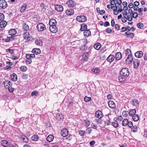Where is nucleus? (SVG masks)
Returning a JSON list of instances; mask_svg holds the SVG:
<instances>
[{"instance_id":"nucleus-1","label":"nucleus","mask_w":147,"mask_h":147,"mask_svg":"<svg viewBox=\"0 0 147 147\" xmlns=\"http://www.w3.org/2000/svg\"><path fill=\"white\" fill-rule=\"evenodd\" d=\"M120 75L127 77L129 75V71L126 68L122 69L120 71Z\"/></svg>"},{"instance_id":"nucleus-2","label":"nucleus","mask_w":147,"mask_h":147,"mask_svg":"<svg viewBox=\"0 0 147 147\" xmlns=\"http://www.w3.org/2000/svg\"><path fill=\"white\" fill-rule=\"evenodd\" d=\"M76 20L80 22H85L87 20L86 17L84 15L78 16L76 17Z\"/></svg>"},{"instance_id":"nucleus-3","label":"nucleus","mask_w":147,"mask_h":147,"mask_svg":"<svg viewBox=\"0 0 147 147\" xmlns=\"http://www.w3.org/2000/svg\"><path fill=\"white\" fill-rule=\"evenodd\" d=\"M7 6V2L5 0H0V9H5Z\"/></svg>"},{"instance_id":"nucleus-4","label":"nucleus","mask_w":147,"mask_h":147,"mask_svg":"<svg viewBox=\"0 0 147 147\" xmlns=\"http://www.w3.org/2000/svg\"><path fill=\"white\" fill-rule=\"evenodd\" d=\"M19 137L20 140L24 142L27 143L29 141L28 138L26 136L23 135L22 134L20 135Z\"/></svg>"},{"instance_id":"nucleus-5","label":"nucleus","mask_w":147,"mask_h":147,"mask_svg":"<svg viewBox=\"0 0 147 147\" xmlns=\"http://www.w3.org/2000/svg\"><path fill=\"white\" fill-rule=\"evenodd\" d=\"M37 27L38 30L39 31H42L45 30L46 28L45 25L42 23L38 24Z\"/></svg>"},{"instance_id":"nucleus-6","label":"nucleus","mask_w":147,"mask_h":147,"mask_svg":"<svg viewBox=\"0 0 147 147\" xmlns=\"http://www.w3.org/2000/svg\"><path fill=\"white\" fill-rule=\"evenodd\" d=\"M66 4L69 7H72L75 5L76 3L74 1L70 0L67 1Z\"/></svg>"},{"instance_id":"nucleus-7","label":"nucleus","mask_w":147,"mask_h":147,"mask_svg":"<svg viewBox=\"0 0 147 147\" xmlns=\"http://www.w3.org/2000/svg\"><path fill=\"white\" fill-rule=\"evenodd\" d=\"M61 135L63 137H66L68 135V131L67 130L66 128L63 129L61 130Z\"/></svg>"},{"instance_id":"nucleus-8","label":"nucleus","mask_w":147,"mask_h":147,"mask_svg":"<svg viewBox=\"0 0 147 147\" xmlns=\"http://www.w3.org/2000/svg\"><path fill=\"white\" fill-rule=\"evenodd\" d=\"M140 59H136L133 61V65L134 67L135 68H137L140 65Z\"/></svg>"},{"instance_id":"nucleus-9","label":"nucleus","mask_w":147,"mask_h":147,"mask_svg":"<svg viewBox=\"0 0 147 147\" xmlns=\"http://www.w3.org/2000/svg\"><path fill=\"white\" fill-rule=\"evenodd\" d=\"M50 30L53 33H56L58 31V28L56 26H50Z\"/></svg>"},{"instance_id":"nucleus-10","label":"nucleus","mask_w":147,"mask_h":147,"mask_svg":"<svg viewBox=\"0 0 147 147\" xmlns=\"http://www.w3.org/2000/svg\"><path fill=\"white\" fill-rule=\"evenodd\" d=\"M95 116L96 117L100 119L102 117V113L100 111H98L95 113Z\"/></svg>"},{"instance_id":"nucleus-11","label":"nucleus","mask_w":147,"mask_h":147,"mask_svg":"<svg viewBox=\"0 0 147 147\" xmlns=\"http://www.w3.org/2000/svg\"><path fill=\"white\" fill-rule=\"evenodd\" d=\"M55 9L57 11L61 12L63 10V7L61 5H57L55 6Z\"/></svg>"},{"instance_id":"nucleus-12","label":"nucleus","mask_w":147,"mask_h":147,"mask_svg":"<svg viewBox=\"0 0 147 147\" xmlns=\"http://www.w3.org/2000/svg\"><path fill=\"white\" fill-rule=\"evenodd\" d=\"M3 84L5 88H7V87H9L11 86V84L9 81L5 80L3 82Z\"/></svg>"},{"instance_id":"nucleus-13","label":"nucleus","mask_w":147,"mask_h":147,"mask_svg":"<svg viewBox=\"0 0 147 147\" xmlns=\"http://www.w3.org/2000/svg\"><path fill=\"white\" fill-rule=\"evenodd\" d=\"M57 22L56 20L54 19H51L49 20V24L50 26H56Z\"/></svg>"},{"instance_id":"nucleus-14","label":"nucleus","mask_w":147,"mask_h":147,"mask_svg":"<svg viewBox=\"0 0 147 147\" xmlns=\"http://www.w3.org/2000/svg\"><path fill=\"white\" fill-rule=\"evenodd\" d=\"M109 106L110 108L114 109L115 107V103L113 101L110 100L108 102Z\"/></svg>"},{"instance_id":"nucleus-15","label":"nucleus","mask_w":147,"mask_h":147,"mask_svg":"<svg viewBox=\"0 0 147 147\" xmlns=\"http://www.w3.org/2000/svg\"><path fill=\"white\" fill-rule=\"evenodd\" d=\"M143 55V53L141 51H138L135 53V56L137 57L140 58L142 57Z\"/></svg>"},{"instance_id":"nucleus-16","label":"nucleus","mask_w":147,"mask_h":147,"mask_svg":"<svg viewBox=\"0 0 147 147\" xmlns=\"http://www.w3.org/2000/svg\"><path fill=\"white\" fill-rule=\"evenodd\" d=\"M84 36L87 37L91 35V32L89 29L84 30Z\"/></svg>"},{"instance_id":"nucleus-17","label":"nucleus","mask_w":147,"mask_h":147,"mask_svg":"<svg viewBox=\"0 0 147 147\" xmlns=\"http://www.w3.org/2000/svg\"><path fill=\"white\" fill-rule=\"evenodd\" d=\"M115 57L113 55H110L107 58V61L111 63L112 62L114 59Z\"/></svg>"},{"instance_id":"nucleus-18","label":"nucleus","mask_w":147,"mask_h":147,"mask_svg":"<svg viewBox=\"0 0 147 147\" xmlns=\"http://www.w3.org/2000/svg\"><path fill=\"white\" fill-rule=\"evenodd\" d=\"M32 52L34 54H40V50L38 48H35L33 49L32 51Z\"/></svg>"},{"instance_id":"nucleus-19","label":"nucleus","mask_w":147,"mask_h":147,"mask_svg":"<svg viewBox=\"0 0 147 147\" xmlns=\"http://www.w3.org/2000/svg\"><path fill=\"white\" fill-rule=\"evenodd\" d=\"M9 35L13 36L16 34L17 31L15 29H12L9 30Z\"/></svg>"},{"instance_id":"nucleus-20","label":"nucleus","mask_w":147,"mask_h":147,"mask_svg":"<svg viewBox=\"0 0 147 147\" xmlns=\"http://www.w3.org/2000/svg\"><path fill=\"white\" fill-rule=\"evenodd\" d=\"M87 28V25L85 24H82L81 25V28L80 30L81 31H83L85 30Z\"/></svg>"},{"instance_id":"nucleus-21","label":"nucleus","mask_w":147,"mask_h":147,"mask_svg":"<svg viewBox=\"0 0 147 147\" xmlns=\"http://www.w3.org/2000/svg\"><path fill=\"white\" fill-rule=\"evenodd\" d=\"M14 37L12 35H9L7 36V38L5 39V41L6 42H9L12 41L14 39Z\"/></svg>"},{"instance_id":"nucleus-22","label":"nucleus","mask_w":147,"mask_h":147,"mask_svg":"<svg viewBox=\"0 0 147 147\" xmlns=\"http://www.w3.org/2000/svg\"><path fill=\"white\" fill-rule=\"evenodd\" d=\"M11 79L13 81H16L17 80V75L13 73L11 75Z\"/></svg>"},{"instance_id":"nucleus-23","label":"nucleus","mask_w":147,"mask_h":147,"mask_svg":"<svg viewBox=\"0 0 147 147\" xmlns=\"http://www.w3.org/2000/svg\"><path fill=\"white\" fill-rule=\"evenodd\" d=\"M65 13L68 15H71L74 13V11L72 9H69L66 10Z\"/></svg>"},{"instance_id":"nucleus-24","label":"nucleus","mask_w":147,"mask_h":147,"mask_svg":"<svg viewBox=\"0 0 147 147\" xmlns=\"http://www.w3.org/2000/svg\"><path fill=\"white\" fill-rule=\"evenodd\" d=\"M115 59L117 60H119L122 57V55L120 52H118L117 53L115 56Z\"/></svg>"},{"instance_id":"nucleus-25","label":"nucleus","mask_w":147,"mask_h":147,"mask_svg":"<svg viewBox=\"0 0 147 147\" xmlns=\"http://www.w3.org/2000/svg\"><path fill=\"white\" fill-rule=\"evenodd\" d=\"M136 110L135 109H133L130 110L129 112V114L130 116L132 117L136 114Z\"/></svg>"},{"instance_id":"nucleus-26","label":"nucleus","mask_w":147,"mask_h":147,"mask_svg":"<svg viewBox=\"0 0 147 147\" xmlns=\"http://www.w3.org/2000/svg\"><path fill=\"white\" fill-rule=\"evenodd\" d=\"M1 143L2 146L6 147L8 145L9 142L6 140H3L1 141Z\"/></svg>"},{"instance_id":"nucleus-27","label":"nucleus","mask_w":147,"mask_h":147,"mask_svg":"<svg viewBox=\"0 0 147 147\" xmlns=\"http://www.w3.org/2000/svg\"><path fill=\"white\" fill-rule=\"evenodd\" d=\"M133 60V57H132L131 55L129 54L128 57L126 60V61H128L129 63H130Z\"/></svg>"},{"instance_id":"nucleus-28","label":"nucleus","mask_w":147,"mask_h":147,"mask_svg":"<svg viewBox=\"0 0 147 147\" xmlns=\"http://www.w3.org/2000/svg\"><path fill=\"white\" fill-rule=\"evenodd\" d=\"M54 137L52 135H49L47 138V141L50 142H52L54 139Z\"/></svg>"},{"instance_id":"nucleus-29","label":"nucleus","mask_w":147,"mask_h":147,"mask_svg":"<svg viewBox=\"0 0 147 147\" xmlns=\"http://www.w3.org/2000/svg\"><path fill=\"white\" fill-rule=\"evenodd\" d=\"M131 103L133 106H137L139 104L138 101L137 99H133Z\"/></svg>"},{"instance_id":"nucleus-30","label":"nucleus","mask_w":147,"mask_h":147,"mask_svg":"<svg viewBox=\"0 0 147 147\" xmlns=\"http://www.w3.org/2000/svg\"><path fill=\"white\" fill-rule=\"evenodd\" d=\"M126 78L127 77L120 75V76L119 77V80L120 82H124Z\"/></svg>"},{"instance_id":"nucleus-31","label":"nucleus","mask_w":147,"mask_h":147,"mask_svg":"<svg viewBox=\"0 0 147 147\" xmlns=\"http://www.w3.org/2000/svg\"><path fill=\"white\" fill-rule=\"evenodd\" d=\"M31 139L32 141H36L38 140L39 137L37 135L34 134L31 137Z\"/></svg>"},{"instance_id":"nucleus-32","label":"nucleus","mask_w":147,"mask_h":147,"mask_svg":"<svg viewBox=\"0 0 147 147\" xmlns=\"http://www.w3.org/2000/svg\"><path fill=\"white\" fill-rule=\"evenodd\" d=\"M36 44L39 46H42V42L41 40H35Z\"/></svg>"},{"instance_id":"nucleus-33","label":"nucleus","mask_w":147,"mask_h":147,"mask_svg":"<svg viewBox=\"0 0 147 147\" xmlns=\"http://www.w3.org/2000/svg\"><path fill=\"white\" fill-rule=\"evenodd\" d=\"M133 120L134 121H137L139 119V117L138 115L135 114L132 116Z\"/></svg>"},{"instance_id":"nucleus-34","label":"nucleus","mask_w":147,"mask_h":147,"mask_svg":"<svg viewBox=\"0 0 147 147\" xmlns=\"http://www.w3.org/2000/svg\"><path fill=\"white\" fill-rule=\"evenodd\" d=\"M23 36L25 39L27 40L30 37V34L28 32H26L24 34Z\"/></svg>"},{"instance_id":"nucleus-35","label":"nucleus","mask_w":147,"mask_h":147,"mask_svg":"<svg viewBox=\"0 0 147 147\" xmlns=\"http://www.w3.org/2000/svg\"><path fill=\"white\" fill-rule=\"evenodd\" d=\"M128 120L127 119H124L122 122V125L124 126H126L128 124Z\"/></svg>"},{"instance_id":"nucleus-36","label":"nucleus","mask_w":147,"mask_h":147,"mask_svg":"<svg viewBox=\"0 0 147 147\" xmlns=\"http://www.w3.org/2000/svg\"><path fill=\"white\" fill-rule=\"evenodd\" d=\"M125 34L126 35V36L127 37H129L131 38H132L134 36V33H128L127 32H126Z\"/></svg>"},{"instance_id":"nucleus-37","label":"nucleus","mask_w":147,"mask_h":147,"mask_svg":"<svg viewBox=\"0 0 147 147\" xmlns=\"http://www.w3.org/2000/svg\"><path fill=\"white\" fill-rule=\"evenodd\" d=\"M101 45L99 43H97L94 46V48L97 50H99L101 47Z\"/></svg>"},{"instance_id":"nucleus-38","label":"nucleus","mask_w":147,"mask_h":147,"mask_svg":"<svg viewBox=\"0 0 147 147\" xmlns=\"http://www.w3.org/2000/svg\"><path fill=\"white\" fill-rule=\"evenodd\" d=\"M7 24V22L5 21H2L0 22V26L1 28L4 27Z\"/></svg>"},{"instance_id":"nucleus-39","label":"nucleus","mask_w":147,"mask_h":147,"mask_svg":"<svg viewBox=\"0 0 147 147\" xmlns=\"http://www.w3.org/2000/svg\"><path fill=\"white\" fill-rule=\"evenodd\" d=\"M89 56V53L88 52H86L84 53L82 55L83 58L84 59L86 60L87 59Z\"/></svg>"},{"instance_id":"nucleus-40","label":"nucleus","mask_w":147,"mask_h":147,"mask_svg":"<svg viewBox=\"0 0 147 147\" xmlns=\"http://www.w3.org/2000/svg\"><path fill=\"white\" fill-rule=\"evenodd\" d=\"M23 29L24 30H28L29 29V27L26 24L24 23L23 25Z\"/></svg>"},{"instance_id":"nucleus-41","label":"nucleus","mask_w":147,"mask_h":147,"mask_svg":"<svg viewBox=\"0 0 147 147\" xmlns=\"http://www.w3.org/2000/svg\"><path fill=\"white\" fill-rule=\"evenodd\" d=\"M20 70L22 72H25L27 70V68L24 66H22L20 67Z\"/></svg>"},{"instance_id":"nucleus-42","label":"nucleus","mask_w":147,"mask_h":147,"mask_svg":"<svg viewBox=\"0 0 147 147\" xmlns=\"http://www.w3.org/2000/svg\"><path fill=\"white\" fill-rule=\"evenodd\" d=\"M91 98L90 97H88L85 96L84 98V100L86 102H88L89 101H90Z\"/></svg>"},{"instance_id":"nucleus-43","label":"nucleus","mask_w":147,"mask_h":147,"mask_svg":"<svg viewBox=\"0 0 147 147\" xmlns=\"http://www.w3.org/2000/svg\"><path fill=\"white\" fill-rule=\"evenodd\" d=\"M92 71L95 74L98 73L100 72V70L97 68H96L92 69Z\"/></svg>"},{"instance_id":"nucleus-44","label":"nucleus","mask_w":147,"mask_h":147,"mask_svg":"<svg viewBox=\"0 0 147 147\" xmlns=\"http://www.w3.org/2000/svg\"><path fill=\"white\" fill-rule=\"evenodd\" d=\"M112 125L114 127L116 128L118 126V123L117 121L112 123Z\"/></svg>"},{"instance_id":"nucleus-45","label":"nucleus","mask_w":147,"mask_h":147,"mask_svg":"<svg viewBox=\"0 0 147 147\" xmlns=\"http://www.w3.org/2000/svg\"><path fill=\"white\" fill-rule=\"evenodd\" d=\"M137 27L140 29H142L144 27V24L142 23H138L137 24Z\"/></svg>"},{"instance_id":"nucleus-46","label":"nucleus","mask_w":147,"mask_h":147,"mask_svg":"<svg viewBox=\"0 0 147 147\" xmlns=\"http://www.w3.org/2000/svg\"><path fill=\"white\" fill-rule=\"evenodd\" d=\"M27 5L26 4L24 5L21 8L20 11L21 12L24 11L26 9Z\"/></svg>"},{"instance_id":"nucleus-47","label":"nucleus","mask_w":147,"mask_h":147,"mask_svg":"<svg viewBox=\"0 0 147 147\" xmlns=\"http://www.w3.org/2000/svg\"><path fill=\"white\" fill-rule=\"evenodd\" d=\"M85 133L86 132L84 131L80 130L79 131V134L81 136H83Z\"/></svg>"},{"instance_id":"nucleus-48","label":"nucleus","mask_w":147,"mask_h":147,"mask_svg":"<svg viewBox=\"0 0 147 147\" xmlns=\"http://www.w3.org/2000/svg\"><path fill=\"white\" fill-rule=\"evenodd\" d=\"M117 8L118 7L116 6V4L115 6H111V8L113 9L114 11L117 10Z\"/></svg>"},{"instance_id":"nucleus-49","label":"nucleus","mask_w":147,"mask_h":147,"mask_svg":"<svg viewBox=\"0 0 147 147\" xmlns=\"http://www.w3.org/2000/svg\"><path fill=\"white\" fill-rule=\"evenodd\" d=\"M4 19V16L2 13H0V21L3 20Z\"/></svg>"},{"instance_id":"nucleus-50","label":"nucleus","mask_w":147,"mask_h":147,"mask_svg":"<svg viewBox=\"0 0 147 147\" xmlns=\"http://www.w3.org/2000/svg\"><path fill=\"white\" fill-rule=\"evenodd\" d=\"M131 130L134 132H136L138 130V127L136 126H134L131 129Z\"/></svg>"},{"instance_id":"nucleus-51","label":"nucleus","mask_w":147,"mask_h":147,"mask_svg":"<svg viewBox=\"0 0 147 147\" xmlns=\"http://www.w3.org/2000/svg\"><path fill=\"white\" fill-rule=\"evenodd\" d=\"M126 17L127 18V19L129 21H131L132 20V17L130 15L129 16H126Z\"/></svg>"},{"instance_id":"nucleus-52","label":"nucleus","mask_w":147,"mask_h":147,"mask_svg":"<svg viewBox=\"0 0 147 147\" xmlns=\"http://www.w3.org/2000/svg\"><path fill=\"white\" fill-rule=\"evenodd\" d=\"M127 125L129 127L131 128L133 126V124L131 121H128Z\"/></svg>"},{"instance_id":"nucleus-53","label":"nucleus","mask_w":147,"mask_h":147,"mask_svg":"<svg viewBox=\"0 0 147 147\" xmlns=\"http://www.w3.org/2000/svg\"><path fill=\"white\" fill-rule=\"evenodd\" d=\"M128 113L127 111H123L122 112V115L124 117H126L127 116L128 114L127 113Z\"/></svg>"},{"instance_id":"nucleus-54","label":"nucleus","mask_w":147,"mask_h":147,"mask_svg":"<svg viewBox=\"0 0 147 147\" xmlns=\"http://www.w3.org/2000/svg\"><path fill=\"white\" fill-rule=\"evenodd\" d=\"M87 46L86 45H84L83 46L81 47L80 49L84 51L87 48Z\"/></svg>"},{"instance_id":"nucleus-55","label":"nucleus","mask_w":147,"mask_h":147,"mask_svg":"<svg viewBox=\"0 0 147 147\" xmlns=\"http://www.w3.org/2000/svg\"><path fill=\"white\" fill-rule=\"evenodd\" d=\"M38 94V92L36 91H34V92H32L31 93V95L32 96H36Z\"/></svg>"},{"instance_id":"nucleus-56","label":"nucleus","mask_w":147,"mask_h":147,"mask_svg":"<svg viewBox=\"0 0 147 147\" xmlns=\"http://www.w3.org/2000/svg\"><path fill=\"white\" fill-rule=\"evenodd\" d=\"M106 32L107 33H111L113 31V30L109 28H107L106 29Z\"/></svg>"},{"instance_id":"nucleus-57","label":"nucleus","mask_w":147,"mask_h":147,"mask_svg":"<svg viewBox=\"0 0 147 147\" xmlns=\"http://www.w3.org/2000/svg\"><path fill=\"white\" fill-rule=\"evenodd\" d=\"M7 52H9L11 54H13V50H11L10 49H8L6 50Z\"/></svg>"},{"instance_id":"nucleus-58","label":"nucleus","mask_w":147,"mask_h":147,"mask_svg":"<svg viewBox=\"0 0 147 147\" xmlns=\"http://www.w3.org/2000/svg\"><path fill=\"white\" fill-rule=\"evenodd\" d=\"M86 125L88 127L89 125L90 124V122L89 120H86L85 121Z\"/></svg>"},{"instance_id":"nucleus-59","label":"nucleus","mask_w":147,"mask_h":147,"mask_svg":"<svg viewBox=\"0 0 147 147\" xmlns=\"http://www.w3.org/2000/svg\"><path fill=\"white\" fill-rule=\"evenodd\" d=\"M123 16L125 18L127 19V18L126 17V16H127V11H124L123 12Z\"/></svg>"},{"instance_id":"nucleus-60","label":"nucleus","mask_w":147,"mask_h":147,"mask_svg":"<svg viewBox=\"0 0 147 147\" xmlns=\"http://www.w3.org/2000/svg\"><path fill=\"white\" fill-rule=\"evenodd\" d=\"M132 17L134 18H137L138 16V14L136 13H134L132 14Z\"/></svg>"},{"instance_id":"nucleus-61","label":"nucleus","mask_w":147,"mask_h":147,"mask_svg":"<svg viewBox=\"0 0 147 147\" xmlns=\"http://www.w3.org/2000/svg\"><path fill=\"white\" fill-rule=\"evenodd\" d=\"M95 121L96 122H98V123H99L100 124H101L102 122V120H101L100 119H95Z\"/></svg>"},{"instance_id":"nucleus-62","label":"nucleus","mask_w":147,"mask_h":147,"mask_svg":"<svg viewBox=\"0 0 147 147\" xmlns=\"http://www.w3.org/2000/svg\"><path fill=\"white\" fill-rule=\"evenodd\" d=\"M22 78L23 79H26L28 78V75L24 74L22 75Z\"/></svg>"},{"instance_id":"nucleus-63","label":"nucleus","mask_w":147,"mask_h":147,"mask_svg":"<svg viewBox=\"0 0 147 147\" xmlns=\"http://www.w3.org/2000/svg\"><path fill=\"white\" fill-rule=\"evenodd\" d=\"M110 25V24L108 22H106L104 24V26L105 27H106Z\"/></svg>"},{"instance_id":"nucleus-64","label":"nucleus","mask_w":147,"mask_h":147,"mask_svg":"<svg viewBox=\"0 0 147 147\" xmlns=\"http://www.w3.org/2000/svg\"><path fill=\"white\" fill-rule=\"evenodd\" d=\"M128 13H129L130 14V15L131 16L133 14L132 10L131 9H128Z\"/></svg>"}]
</instances>
